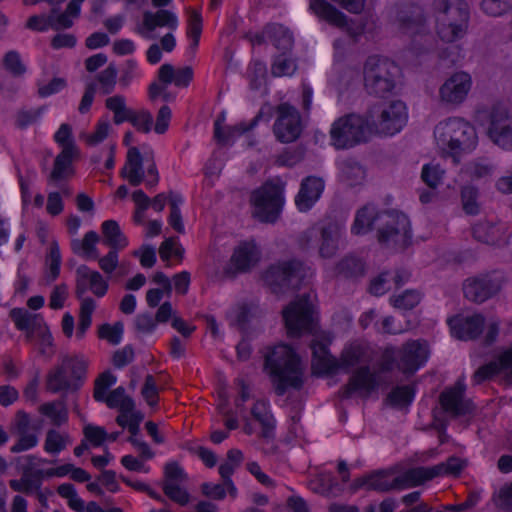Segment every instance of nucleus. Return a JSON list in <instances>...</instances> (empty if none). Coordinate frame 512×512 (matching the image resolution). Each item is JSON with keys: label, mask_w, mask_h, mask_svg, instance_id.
<instances>
[{"label": "nucleus", "mask_w": 512, "mask_h": 512, "mask_svg": "<svg viewBox=\"0 0 512 512\" xmlns=\"http://www.w3.org/2000/svg\"><path fill=\"white\" fill-rule=\"evenodd\" d=\"M378 224V241L392 248H405L411 239L410 222L406 215L396 211L379 212L374 205L367 204L355 215L351 232L354 235L368 233Z\"/></svg>", "instance_id": "1"}, {"label": "nucleus", "mask_w": 512, "mask_h": 512, "mask_svg": "<svg viewBox=\"0 0 512 512\" xmlns=\"http://www.w3.org/2000/svg\"><path fill=\"white\" fill-rule=\"evenodd\" d=\"M264 368L277 395L289 389H300L304 383L305 365L293 348L286 344L275 346L266 356Z\"/></svg>", "instance_id": "2"}, {"label": "nucleus", "mask_w": 512, "mask_h": 512, "mask_svg": "<svg viewBox=\"0 0 512 512\" xmlns=\"http://www.w3.org/2000/svg\"><path fill=\"white\" fill-rule=\"evenodd\" d=\"M434 139L440 152L451 156L455 163L459 155L474 150L478 142L475 127L461 117L439 122L434 129Z\"/></svg>", "instance_id": "3"}, {"label": "nucleus", "mask_w": 512, "mask_h": 512, "mask_svg": "<svg viewBox=\"0 0 512 512\" xmlns=\"http://www.w3.org/2000/svg\"><path fill=\"white\" fill-rule=\"evenodd\" d=\"M436 34L444 43L465 37L469 29L470 8L465 0H434Z\"/></svg>", "instance_id": "4"}, {"label": "nucleus", "mask_w": 512, "mask_h": 512, "mask_svg": "<svg viewBox=\"0 0 512 512\" xmlns=\"http://www.w3.org/2000/svg\"><path fill=\"white\" fill-rule=\"evenodd\" d=\"M430 356V349L425 340L416 339L405 342L399 349L386 347L381 355L382 371L397 369L404 374L412 375L425 365Z\"/></svg>", "instance_id": "5"}, {"label": "nucleus", "mask_w": 512, "mask_h": 512, "mask_svg": "<svg viewBox=\"0 0 512 512\" xmlns=\"http://www.w3.org/2000/svg\"><path fill=\"white\" fill-rule=\"evenodd\" d=\"M48 463H51V461L34 454L14 457L11 464L16 472L20 474V478L11 479L9 481V487L15 492L32 495L34 491H38L42 488L45 480L54 477V475H50L53 467L47 469L41 468V465Z\"/></svg>", "instance_id": "6"}, {"label": "nucleus", "mask_w": 512, "mask_h": 512, "mask_svg": "<svg viewBox=\"0 0 512 512\" xmlns=\"http://www.w3.org/2000/svg\"><path fill=\"white\" fill-rule=\"evenodd\" d=\"M329 340L314 339L311 343L312 349V369L316 374L335 373L339 369L348 370L357 365L363 355L364 349L359 344H351L343 350L341 358L338 361L328 351Z\"/></svg>", "instance_id": "7"}, {"label": "nucleus", "mask_w": 512, "mask_h": 512, "mask_svg": "<svg viewBox=\"0 0 512 512\" xmlns=\"http://www.w3.org/2000/svg\"><path fill=\"white\" fill-rule=\"evenodd\" d=\"M86 362L78 357H65L60 364L49 370L46 388L51 393L77 391L86 376Z\"/></svg>", "instance_id": "8"}, {"label": "nucleus", "mask_w": 512, "mask_h": 512, "mask_svg": "<svg viewBox=\"0 0 512 512\" xmlns=\"http://www.w3.org/2000/svg\"><path fill=\"white\" fill-rule=\"evenodd\" d=\"M398 66L387 58L370 56L363 68L364 85L368 93L384 97L395 88Z\"/></svg>", "instance_id": "9"}, {"label": "nucleus", "mask_w": 512, "mask_h": 512, "mask_svg": "<svg viewBox=\"0 0 512 512\" xmlns=\"http://www.w3.org/2000/svg\"><path fill=\"white\" fill-rule=\"evenodd\" d=\"M144 155L145 158L142 157L137 147H130L121 175L133 186H138L145 180L148 187H154L159 181L154 153L148 148Z\"/></svg>", "instance_id": "10"}, {"label": "nucleus", "mask_w": 512, "mask_h": 512, "mask_svg": "<svg viewBox=\"0 0 512 512\" xmlns=\"http://www.w3.org/2000/svg\"><path fill=\"white\" fill-rule=\"evenodd\" d=\"M408 120L407 107L400 100L382 103L370 111L369 131L383 135L400 132Z\"/></svg>", "instance_id": "11"}, {"label": "nucleus", "mask_w": 512, "mask_h": 512, "mask_svg": "<svg viewBox=\"0 0 512 512\" xmlns=\"http://www.w3.org/2000/svg\"><path fill=\"white\" fill-rule=\"evenodd\" d=\"M284 183L268 181L251 195L253 215L262 222H274L282 209Z\"/></svg>", "instance_id": "12"}, {"label": "nucleus", "mask_w": 512, "mask_h": 512, "mask_svg": "<svg viewBox=\"0 0 512 512\" xmlns=\"http://www.w3.org/2000/svg\"><path fill=\"white\" fill-rule=\"evenodd\" d=\"M282 314L289 336L316 333L317 318L314 306L308 296H302L298 300L290 303L283 310Z\"/></svg>", "instance_id": "13"}, {"label": "nucleus", "mask_w": 512, "mask_h": 512, "mask_svg": "<svg viewBox=\"0 0 512 512\" xmlns=\"http://www.w3.org/2000/svg\"><path fill=\"white\" fill-rule=\"evenodd\" d=\"M369 123L361 116L348 114L335 120L330 129L331 144L336 149H346L363 141Z\"/></svg>", "instance_id": "14"}, {"label": "nucleus", "mask_w": 512, "mask_h": 512, "mask_svg": "<svg viewBox=\"0 0 512 512\" xmlns=\"http://www.w3.org/2000/svg\"><path fill=\"white\" fill-rule=\"evenodd\" d=\"M313 275L311 267L297 260L271 266L264 274L265 282L271 287H297L304 279Z\"/></svg>", "instance_id": "15"}, {"label": "nucleus", "mask_w": 512, "mask_h": 512, "mask_svg": "<svg viewBox=\"0 0 512 512\" xmlns=\"http://www.w3.org/2000/svg\"><path fill=\"white\" fill-rule=\"evenodd\" d=\"M390 17L398 33L413 37L427 30V18L423 9L415 4H400L395 6Z\"/></svg>", "instance_id": "16"}, {"label": "nucleus", "mask_w": 512, "mask_h": 512, "mask_svg": "<svg viewBox=\"0 0 512 512\" xmlns=\"http://www.w3.org/2000/svg\"><path fill=\"white\" fill-rule=\"evenodd\" d=\"M472 77L465 71L449 75L438 89L439 102L444 106L458 107L465 102L471 88Z\"/></svg>", "instance_id": "17"}, {"label": "nucleus", "mask_w": 512, "mask_h": 512, "mask_svg": "<svg viewBox=\"0 0 512 512\" xmlns=\"http://www.w3.org/2000/svg\"><path fill=\"white\" fill-rule=\"evenodd\" d=\"M276 120L273 132L281 143L296 141L302 131V122L298 110L288 103H282L276 108Z\"/></svg>", "instance_id": "18"}, {"label": "nucleus", "mask_w": 512, "mask_h": 512, "mask_svg": "<svg viewBox=\"0 0 512 512\" xmlns=\"http://www.w3.org/2000/svg\"><path fill=\"white\" fill-rule=\"evenodd\" d=\"M309 8L318 18L346 31L354 38L364 32V26L362 24L354 27L352 20L327 0H310Z\"/></svg>", "instance_id": "19"}, {"label": "nucleus", "mask_w": 512, "mask_h": 512, "mask_svg": "<svg viewBox=\"0 0 512 512\" xmlns=\"http://www.w3.org/2000/svg\"><path fill=\"white\" fill-rule=\"evenodd\" d=\"M488 133L495 144L503 149L512 150V117L506 106H493Z\"/></svg>", "instance_id": "20"}, {"label": "nucleus", "mask_w": 512, "mask_h": 512, "mask_svg": "<svg viewBox=\"0 0 512 512\" xmlns=\"http://www.w3.org/2000/svg\"><path fill=\"white\" fill-rule=\"evenodd\" d=\"M411 469L402 475H396L389 471H379L362 480L361 485L369 490L386 492L390 490H402L418 486V479L410 476Z\"/></svg>", "instance_id": "21"}, {"label": "nucleus", "mask_w": 512, "mask_h": 512, "mask_svg": "<svg viewBox=\"0 0 512 512\" xmlns=\"http://www.w3.org/2000/svg\"><path fill=\"white\" fill-rule=\"evenodd\" d=\"M501 287V276L487 274L466 279L463 283V292L468 300L483 303L496 295L501 290Z\"/></svg>", "instance_id": "22"}, {"label": "nucleus", "mask_w": 512, "mask_h": 512, "mask_svg": "<svg viewBox=\"0 0 512 512\" xmlns=\"http://www.w3.org/2000/svg\"><path fill=\"white\" fill-rule=\"evenodd\" d=\"M474 238L489 245H503L508 243L512 231L506 223L497 218L482 219L472 228Z\"/></svg>", "instance_id": "23"}, {"label": "nucleus", "mask_w": 512, "mask_h": 512, "mask_svg": "<svg viewBox=\"0 0 512 512\" xmlns=\"http://www.w3.org/2000/svg\"><path fill=\"white\" fill-rule=\"evenodd\" d=\"M179 21L177 15L166 9H159L156 12L146 11L143 14L142 24L138 32L147 39L156 37L154 34L156 28H167L175 31L178 28Z\"/></svg>", "instance_id": "24"}, {"label": "nucleus", "mask_w": 512, "mask_h": 512, "mask_svg": "<svg viewBox=\"0 0 512 512\" xmlns=\"http://www.w3.org/2000/svg\"><path fill=\"white\" fill-rule=\"evenodd\" d=\"M466 466V461L458 457H450L445 463L433 467H417L411 469L410 476L418 479L419 485L443 475H458Z\"/></svg>", "instance_id": "25"}, {"label": "nucleus", "mask_w": 512, "mask_h": 512, "mask_svg": "<svg viewBox=\"0 0 512 512\" xmlns=\"http://www.w3.org/2000/svg\"><path fill=\"white\" fill-rule=\"evenodd\" d=\"M261 252L253 240L241 242L231 256V265L236 272H246L257 265Z\"/></svg>", "instance_id": "26"}, {"label": "nucleus", "mask_w": 512, "mask_h": 512, "mask_svg": "<svg viewBox=\"0 0 512 512\" xmlns=\"http://www.w3.org/2000/svg\"><path fill=\"white\" fill-rule=\"evenodd\" d=\"M343 232L344 226L339 222L330 221L321 226L319 255L322 258H332L336 255Z\"/></svg>", "instance_id": "27"}, {"label": "nucleus", "mask_w": 512, "mask_h": 512, "mask_svg": "<svg viewBox=\"0 0 512 512\" xmlns=\"http://www.w3.org/2000/svg\"><path fill=\"white\" fill-rule=\"evenodd\" d=\"M452 334L460 340H471L483 331L484 318L480 314L455 317L449 322Z\"/></svg>", "instance_id": "28"}, {"label": "nucleus", "mask_w": 512, "mask_h": 512, "mask_svg": "<svg viewBox=\"0 0 512 512\" xmlns=\"http://www.w3.org/2000/svg\"><path fill=\"white\" fill-rule=\"evenodd\" d=\"M324 190V181L321 178L309 176L305 178L295 198L298 209L306 212L319 200Z\"/></svg>", "instance_id": "29"}, {"label": "nucleus", "mask_w": 512, "mask_h": 512, "mask_svg": "<svg viewBox=\"0 0 512 512\" xmlns=\"http://www.w3.org/2000/svg\"><path fill=\"white\" fill-rule=\"evenodd\" d=\"M464 391L465 384L458 380L452 388L442 392L440 403L443 409L454 416L466 414L470 409V403L464 400Z\"/></svg>", "instance_id": "30"}, {"label": "nucleus", "mask_w": 512, "mask_h": 512, "mask_svg": "<svg viewBox=\"0 0 512 512\" xmlns=\"http://www.w3.org/2000/svg\"><path fill=\"white\" fill-rule=\"evenodd\" d=\"M499 373L512 377V347L504 351L497 360L481 366L474 373L473 379L479 384Z\"/></svg>", "instance_id": "31"}, {"label": "nucleus", "mask_w": 512, "mask_h": 512, "mask_svg": "<svg viewBox=\"0 0 512 512\" xmlns=\"http://www.w3.org/2000/svg\"><path fill=\"white\" fill-rule=\"evenodd\" d=\"M118 251L119 250L111 249L106 255L98 258V266L106 275V278H103L98 274V297H102L107 293L109 288L108 279L121 276V274L118 273Z\"/></svg>", "instance_id": "32"}, {"label": "nucleus", "mask_w": 512, "mask_h": 512, "mask_svg": "<svg viewBox=\"0 0 512 512\" xmlns=\"http://www.w3.org/2000/svg\"><path fill=\"white\" fill-rule=\"evenodd\" d=\"M379 386L378 375L368 367L358 369L350 378L348 389L359 393L363 397L369 396Z\"/></svg>", "instance_id": "33"}, {"label": "nucleus", "mask_w": 512, "mask_h": 512, "mask_svg": "<svg viewBox=\"0 0 512 512\" xmlns=\"http://www.w3.org/2000/svg\"><path fill=\"white\" fill-rule=\"evenodd\" d=\"M77 150H71L70 147L61 149V152L54 160L53 169L50 173L51 182H59L68 179L74 173L73 160L77 156Z\"/></svg>", "instance_id": "34"}, {"label": "nucleus", "mask_w": 512, "mask_h": 512, "mask_svg": "<svg viewBox=\"0 0 512 512\" xmlns=\"http://www.w3.org/2000/svg\"><path fill=\"white\" fill-rule=\"evenodd\" d=\"M263 38L268 39L272 44L283 52L289 51L293 46V37L290 31L282 25H269L263 31L262 36H256L254 43L260 44Z\"/></svg>", "instance_id": "35"}, {"label": "nucleus", "mask_w": 512, "mask_h": 512, "mask_svg": "<svg viewBox=\"0 0 512 512\" xmlns=\"http://www.w3.org/2000/svg\"><path fill=\"white\" fill-rule=\"evenodd\" d=\"M192 79L191 67L175 69L171 64H163L158 71V80L165 85L174 84L177 87H187Z\"/></svg>", "instance_id": "36"}, {"label": "nucleus", "mask_w": 512, "mask_h": 512, "mask_svg": "<svg viewBox=\"0 0 512 512\" xmlns=\"http://www.w3.org/2000/svg\"><path fill=\"white\" fill-rule=\"evenodd\" d=\"M98 401H103L109 408H117L120 412H131L135 407L133 399L125 394L123 387H117L106 393L100 389V381H98Z\"/></svg>", "instance_id": "37"}, {"label": "nucleus", "mask_w": 512, "mask_h": 512, "mask_svg": "<svg viewBox=\"0 0 512 512\" xmlns=\"http://www.w3.org/2000/svg\"><path fill=\"white\" fill-rule=\"evenodd\" d=\"M259 116L255 117L250 124L239 123L235 126L228 127L223 130L222 125L225 121V115L222 113L218 116L214 123V136L222 144H228L236 137L242 135L244 132L254 127L258 121Z\"/></svg>", "instance_id": "38"}, {"label": "nucleus", "mask_w": 512, "mask_h": 512, "mask_svg": "<svg viewBox=\"0 0 512 512\" xmlns=\"http://www.w3.org/2000/svg\"><path fill=\"white\" fill-rule=\"evenodd\" d=\"M103 244L115 250H123L128 246V239L122 232L118 222L106 220L101 225Z\"/></svg>", "instance_id": "39"}, {"label": "nucleus", "mask_w": 512, "mask_h": 512, "mask_svg": "<svg viewBox=\"0 0 512 512\" xmlns=\"http://www.w3.org/2000/svg\"><path fill=\"white\" fill-rule=\"evenodd\" d=\"M104 109L112 114V121L115 125L126 122L130 108L127 106V100L124 95L113 94L107 95L103 100Z\"/></svg>", "instance_id": "40"}, {"label": "nucleus", "mask_w": 512, "mask_h": 512, "mask_svg": "<svg viewBox=\"0 0 512 512\" xmlns=\"http://www.w3.org/2000/svg\"><path fill=\"white\" fill-rule=\"evenodd\" d=\"M251 415L262 426L263 436L269 437L275 421L270 412L268 401L263 398L256 399L251 408Z\"/></svg>", "instance_id": "41"}, {"label": "nucleus", "mask_w": 512, "mask_h": 512, "mask_svg": "<svg viewBox=\"0 0 512 512\" xmlns=\"http://www.w3.org/2000/svg\"><path fill=\"white\" fill-rule=\"evenodd\" d=\"M88 291L96 295V271L80 265L76 269V295L82 299Z\"/></svg>", "instance_id": "42"}, {"label": "nucleus", "mask_w": 512, "mask_h": 512, "mask_svg": "<svg viewBox=\"0 0 512 512\" xmlns=\"http://www.w3.org/2000/svg\"><path fill=\"white\" fill-rule=\"evenodd\" d=\"M39 412L49 418L55 426H61L69 418L68 409L64 400H56L43 403L39 407Z\"/></svg>", "instance_id": "43"}, {"label": "nucleus", "mask_w": 512, "mask_h": 512, "mask_svg": "<svg viewBox=\"0 0 512 512\" xmlns=\"http://www.w3.org/2000/svg\"><path fill=\"white\" fill-rule=\"evenodd\" d=\"M72 252L83 258L93 259L96 257V230L87 232L83 240L72 239L71 241Z\"/></svg>", "instance_id": "44"}, {"label": "nucleus", "mask_w": 512, "mask_h": 512, "mask_svg": "<svg viewBox=\"0 0 512 512\" xmlns=\"http://www.w3.org/2000/svg\"><path fill=\"white\" fill-rule=\"evenodd\" d=\"M10 316L14 321L15 327L19 331L26 332V340H31L34 336L35 329L38 327L36 323V316L30 314L22 308H14L10 312Z\"/></svg>", "instance_id": "45"}, {"label": "nucleus", "mask_w": 512, "mask_h": 512, "mask_svg": "<svg viewBox=\"0 0 512 512\" xmlns=\"http://www.w3.org/2000/svg\"><path fill=\"white\" fill-rule=\"evenodd\" d=\"M28 341L34 342L35 347L42 356H51L54 353V339L46 324H39L35 329L33 338Z\"/></svg>", "instance_id": "46"}, {"label": "nucleus", "mask_w": 512, "mask_h": 512, "mask_svg": "<svg viewBox=\"0 0 512 512\" xmlns=\"http://www.w3.org/2000/svg\"><path fill=\"white\" fill-rule=\"evenodd\" d=\"M118 70L114 64H109L98 72V94L109 95L114 92L117 84Z\"/></svg>", "instance_id": "47"}, {"label": "nucleus", "mask_w": 512, "mask_h": 512, "mask_svg": "<svg viewBox=\"0 0 512 512\" xmlns=\"http://www.w3.org/2000/svg\"><path fill=\"white\" fill-rule=\"evenodd\" d=\"M126 122L131 123L137 131L147 134L152 130L153 115L147 109H131Z\"/></svg>", "instance_id": "48"}, {"label": "nucleus", "mask_w": 512, "mask_h": 512, "mask_svg": "<svg viewBox=\"0 0 512 512\" xmlns=\"http://www.w3.org/2000/svg\"><path fill=\"white\" fill-rule=\"evenodd\" d=\"M336 273L345 278L358 277L364 273L362 261L354 256H346L336 265Z\"/></svg>", "instance_id": "49"}, {"label": "nucleus", "mask_w": 512, "mask_h": 512, "mask_svg": "<svg viewBox=\"0 0 512 512\" xmlns=\"http://www.w3.org/2000/svg\"><path fill=\"white\" fill-rule=\"evenodd\" d=\"M50 475L54 477L63 478L69 476L73 481L84 483L90 480V474L83 468L76 467L71 463H65L57 467H53Z\"/></svg>", "instance_id": "50"}, {"label": "nucleus", "mask_w": 512, "mask_h": 512, "mask_svg": "<svg viewBox=\"0 0 512 512\" xmlns=\"http://www.w3.org/2000/svg\"><path fill=\"white\" fill-rule=\"evenodd\" d=\"M79 313V323L76 330V337L81 339L92 323V313L95 309V302L92 298H82Z\"/></svg>", "instance_id": "51"}, {"label": "nucleus", "mask_w": 512, "mask_h": 512, "mask_svg": "<svg viewBox=\"0 0 512 512\" xmlns=\"http://www.w3.org/2000/svg\"><path fill=\"white\" fill-rule=\"evenodd\" d=\"M2 64L4 69L13 77H21L27 71V67L23 63L20 53L16 50L6 52L3 56Z\"/></svg>", "instance_id": "52"}, {"label": "nucleus", "mask_w": 512, "mask_h": 512, "mask_svg": "<svg viewBox=\"0 0 512 512\" xmlns=\"http://www.w3.org/2000/svg\"><path fill=\"white\" fill-rule=\"evenodd\" d=\"M311 491L321 495H330L336 487L331 473H319L309 480Z\"/></svg>", "instance_id": "53"}, {"label": "nucleus", "mask_w": 512, "mask_h": 512, "mask_svg": "<svg viewBox=\"0 0 512 512\" xmlns=\"http://www.w3.org/2000/svg\"><path fill=\"white\" fill-rule=\"evenodd\" d=\"M68 442V436L62 435L55 429H50L46 433V438L44 442V451L48 454L58 455L61 451H63Z\"/></svg>", "instance_id": "54"}, {"label": "nucleus", "mask_w": 512, "mask_h": 512, "mask_svg": "<svg viewBox=\"0 0 512 512\" xmlns=\"http://www.w3.org/2000/svg\"><path fill=\"white\" fill-rule=\"evenodd\" d=\"M421 294L417 290H406L390 298V303L397 309L410 310L421 301Z\"/></svg>", "instance_id": "55"}, {"label": "nucleus", "mask_w": 512, "mask_h": 512, "mask_svg": "<svg viewBox=\"0 0 512 512\" xmlns=\"http://www.w3.org/2000/svg\"><path fill=\"white\" fill-rule=\"evenodd\" d=\"M46 111L45 106L21 109L16 114L15 124L19 129H26L38 122Z\"/></svg>", "instance_id": "56"}, {"label": "nucleus", "mask_w": 512, "mask_h": 512, "mask_svg": "<svg viewBox=\"0 0 512 512\" xmlns=\"http://www.w3.org/2000/svg\"><path fill=\"white\" fill-rule=\"evenodd\" d=\"M48 269L46 279L48 283L54 282L60 275L62 257L57 243H52L48 254Z\"/></svg>", "instance_id": "57"}, {"label": "nucleus", "mask_w": 512, "mask_h": 512, "mask_svg": "<svg viewBox=\"0 0 512 512\" xmlns=\"http://www.w3.org/2000/svg\"><path fill=\"white\" fill-rule=\"evenodd\" d=\"M16 442L10 447V452L19 454L22 452L30 451L39 444V437L36 432H19Z\"/></svg>", "instance_id": "58"}, {"label": "nucleus", "mask_w": 512, "mask_h": 512, "mask_svg": "<svg viewBox=\"0 0 512 512\" xmlns=\"http://www.w3.org/2000/svg\"><path fill=\"white\" fill-rule=\"evenodd\" d=\"M124 325L118 321L114 324H103L98 328V337L107 340L111 345H118L123 337Z\"/></svg>", "instance_id": "59"}, {"label": "nucleus", "mask_w": 512, "mask_h": 512, "mask_svg": "<svg viewBox=\"0 0 512 512\" xmlns=\"http://www.w3.org/2000/svg\"><path fill=\"white\" fill-rule=\"evenodd\" d=\"M492 502L501 510H512V481L502 485L493 493Z\"/></svg>", "instance_id": "60"}, {"label": "nucleus", "mask_w": 512, "mask_h": 512, "mask_svg": "<svg viewBox=\"0 0 512 512\" xmlns=\"http://www.w3.org/2000/svg\"><path fill=\"white\" fill-rule=\"evenodd\" d=\"M480 6L485 14L497 17L512 8V0H482Z\"/></svg>", "instance_id": "61"}, {"label": "nucleus", "mask_w": 512, "mask_h": 512, "mask_svg": "<svg viewBox=\"0 0 512 512\" xmlns=\"http://www.w3.org/2000/svg\"><path fill=\"white\" fill-rule=\"evenodd\" d=\"M54 141L58 144L61 149H65L67 147H70L71 150H77L72 127L68 123H62L58 130L55 132L53 136Z\"/></svg>", "instance_id": "62"}, {"label": "nucleus", "mask_w": 512, "mask_h": 512, "mask_svg": "<svg viewBox=\"0 0 512 512\" xmlns=\"http://www.w3.org/2000/svg\"><path fill=\"white\" fill-rule=\"evenodd\" d=\"M182 483L162 484L163 491L167 497L181 506L189 502L188 492L181 486Z\"/></svg>", "instance_id": "63"}, {"label": "nucleus", "mask_w": 512, "mask_h": 512, "mask_svg": "<svg viewBox=\"0 0 512 512\" xmlns=\"http://www.w3.org/2000/svg\"><path fill=\"white\" fill-rule=\"evenodd\" d=\"M295 70V62L285 55H280L275 58L271 67V72L276 77L290 76L295 72Z\"/></svg>", "instance_id": "64"}]
</instances>
